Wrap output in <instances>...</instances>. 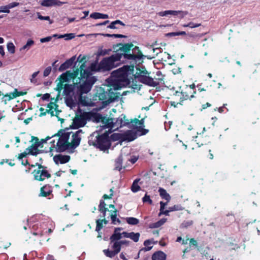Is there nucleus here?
Here are the masks:
<instances>
[{
	"mask_svg": "<svg viewBox=\"0 0 260 260\" xmlns=\"http://www.w3.org/2000/svg\"><path fill=\"white\" fill-rule=\"evenodd\" d=\"M129 71L130 65L124 66L113 71L106 80L107 85L96 89L93 100L101 101L104 106L118 100L120 94L115 91L130 84L128 78Z\"/></svg>",
	"mask_w": 260,
	"mask_h": 260,
	"instance_id": "nucleus-1",
	"label": "nucleus"
},
{
	"mask_svg": "<svg viewBox=\"0 0 260 260\" xmlns=\"http://www.w3.org/2000/svg\"><path fill=\"white\" fill-rule=\"evenodd\" d=\"M85 63H81L80 66V76L76 79V82L74 83L75 85H77L80 94L88 93L96 81V78L92 76L91 71L85 69Z\"/></svg>",
	"mask_w": 260,
	"mask_h": 260,
	"instance_id": "nucleus-2",
	"label": "nucleus"
},
{
	"mask_svg": "<svg viewBox=\"0 0 260 260\" xmlns=\"http://www.w3.org/2000/svg\"><path fill=\"white\" fill-rule=\"evenodd\" d=\"M150 74L151 72L147 71L145 66L143 65V63L132 64L131 88L134 89V92L136 90H139L142 86V85L137 84V82L146 85L147 79Z\"/></svg>",
	"mask_w": 260,
	"mask_h": 260,
	"instance_id": "nucleus-3",
	"label": "nucleus"
},
{
	"mask_svg": "<svg viewBox=\"0 0 260 260\" xmlns=\"http://www.w3.org/2000/svg\"><path fill=\"white\" fill-rule=\"evenodd\" d=\"M71 133V132H66L64 129H60L58 131L57 133L51 136V137L55 136L59 137V139L56 143V147H55L56 151L57 152H62L70 149L69 140ZM51 143H52V145L49 147V151L50 152L52 151L55 148V141L53 140Z\"/></svg>",
	"mask_w": 260,
	"mask_h": 260,
	"instance_id": "nucleus-4",
	"label": "nucleus"
},
{
	"mask_svg": "<svg viewBox=\"0 0 260 260\" xmlns=\"http://www.w3.org/2000/svg\"><path fill=\"white\" fill-rule=\"evenodd\" d=\"M120 55L118 54H113L109 57L104 58L99 63L97 69L94 68L95 65H92V70L96 71H110L112 69L119 65L121 62H124V60H120Z\"/></svg>",
	"mask_w": 260,
	"mask_h": 260,
	"instance_id": "nucleus-5",
	"label": "nucleus"
},
{
	"mask_svg": "<svg viewBox=\"0 0 260 260\" xmlns=\"http://www.w3.org/2000/svg\"><path fill=\"white\" fill-rule=\"evenodd\" d=\"M139 115L138 118L131 119V142L138 138L147 135L149 132L148 129L145 128V119Z\"/></svg>",
	"mask_w": 260,
	"mask_h": 260,
	"instance_id": "nucleus-6",
	"label": "nucleus"
},
{
	"mask_svg": "<svg viewBox=\"0 0 260 260\" xmlns=\"http://www.w3.org/2000/svg\"><path fill=\"white\" fill-rule=\"evenodd\" d=\"M197 91L191 90L190 89L184 87L181 91H175L173 92V95L174 99L177 101L171 102V105L176 107L178 105H183V102L186 100L191 101V99L196 98L195 94Z\"/></svg>",
	"mask_w": 260,
	"mask_h": 260,
	"instance_id": "nucleus-7",
	"label": "nucleus"
},
{
	"mask_svg": "<svg viewBox=\"0 0 260 260\" xmlns=\"http://www.w3.org/2000/svg\"><path fill=\"white\" fill-rule=\"evenodd\" d=\"M95 141L93 143V145L100 149L102 151L108 150L111 145V140L109 134L105 133L96 137Z\"/></svg>",
	"mask_w": 260,
	"mask_h": 260,
	"instance_id": "nucleus-8",
	"label": "nucleus"
},
{
	"mask_svg": "<svg viewBox=\"0 0 260 260\" xmlns=\"http://www.w3.org/2000/svg\"><path fill=\"white\" fill-rule=\"evenodd\" d=\"M131 67L132 64L144 63V60L146 58L140 48L131 43Z\"/></svg>",
	"mask_w": 260,
	"mask_h": 260,
	"instance_id": "nucleus-9",
	"label": "nucleus"
},
{
	"mask_svg": "<svg viewBox=\"0 0 260 260\" xmlns=\"http://www.w3.org/2000/svg\"><path fill=\"white\" fill-rule=\"evenodd\" d=\"M95 114L90 112H84L77 115L73 121V128L78 129L85 125L87 120H90Z\"/></svg>",
	"mask_w": 260,
	"mask_h": 260,
	"instance_id": "nucleus-10",
	"label": "nucleus"
},
{
	"mask_svg": "<svg viewBox=\"0 0 260 260\" xmlns=\"http://www.w3.org/2000/svg\"><path fill=\"white\" fill-rule=\"evenodd\" d=\"M195 141L198 145L197 152L202 154L207 152H211V149L209 146L210 141L209 138L208 137H204L203 135L196 137Z\"/></svg>",
	"mask_w": 260,
	"mask_h": 260,
	"instance_id": "nucleus-11",
	"label": "nucleus"
},
{
	"mask_svg": "<svg viewBox=\"0 0 260 260\" xmlns=\"http://www.w3.org/2000/svg\"><path fill=\"white\" fill-rule=\"evenodd\" d=\"M32 174L34 179L38 181H43L46 179H49L51 177L48 167L42 164L38 165V168L35 169Z\"/></svg>",
	"mask_w": 260,
	"mask_h": 260,
	"instance_id": "nucleus-12",
	"label": "nucleus"
},
{
	"mask_svg": "<svg viewBox=\"0 0 260 260\" xmlns=\"http://www.w3.org/2000/svg\"><path fill=\"white\" fill-rule=\"evenodd\" d=\"M165 76L160 71H157L153 75L151 74L149 76L146 85L150 87H156L164 83Z\"/></svg>",
	"mask_w": 260,
	"mask_h": 260,
	"instance_id": "nucleus-13",
	"label": "nucleus"
},
{
	"mask_svg": "<svg viewBox=\"0 0 260 260\" xmlns=\"http://www.w3.org/2000/svg\"><path fill=\"white\" fill-rule=\"evenodd\" d=\"M116 47H119L117 49L116 52L114 54H118L120 55V60L126 59H130V54L127 53L130 51V43H126L123 44L119 43L116 45Z\"/></svg>",
	"mask_w": 260,
	"mask_h": 260,
	"instance_id": "nucleus-14",
	"label": "nucleus"
},
{
	"mask_svg": "<svg viewBox=\"0 0 260 260\" xmlns=\"http://www.w3.org/2000/svg\"><path fill=\"white\" fill-rule=\"evenodd\" d=\"M29 142L32 144L26 148V151H28L30 155L37 156L43 152L42 150L39 149L40 146L39 143V138L37 137L31 136V140Z\"/></svg>",
	"mask_w": 260,
	"mask_h": 260,
	"instance_id": "nucleus-15",
	"label": "nucleus"
},
{
	"mask_svg": "<svg viewBox=\"0 0 260 260\" xmlns=\"http://www.w3.org/2000/svg\"><path fill=\"white\" fill-rule=\"evenodd\" d=\"M109 120L111 121V127L115 130L129 124L128 120L125 119V116L123 114L120 115L118 118H111Z\"/></svg>",
	"mask_w": 260,
	"mask_h": 260,
	"instance_id": "nucleus-16",
	"label": "nucleus"
},
{
	"mask_svg": "<svg viewBox=\"0 0 260 260\" xmlns=\"http://www.w3.org/2000/svg\"><path fill=\"white\" fill-rule=\"evenodd\" d=\"M79 73L80 68L77 69L76 70L74 71L73 72L68 71L60 75L58 79L59 80V82L63 83L64 82H69L71 80H72L73 82L74 83V80L75 79H77Z\"/></svg>",
	"mask_w": 260,
	"mask_h": 260,
	"instance_id": "nucleus-17",
	"label": "nucleus"
},
{
	"mask_svg": "<svg viewBox=\"0 0 260 260\" xmlns=\"http://www.w3.org/2000/svg\"><path fill=\"white\" fill-rule=\"evenodd\" d=\"M187 14L188 12L187 11L174 10H166L159 12L158 13L159 16L164 17L168 15H171L175 16H177L180 19L184 18Z\"/></svg>",
	"mask_w": 260,
	"mask_h": 260,
	"instance_id": "nucleus-18",
	"label": "nucleus"
},
{
	"mask_svg": "<svg viewBox=\"0 0 260 260\" xmlns=\"http://www.w3.org/2000/svg\"><path fill=\"white\" fill-rule=\"evenodd\" d=\"M83 133L82 129H79L72 135V139L71 142L70 143V149H75L77 148L80 144L81 137L80 134Z\"/></svg>",
	"mask_w": 260,
	"mask_h": 260,
	"instance_id": "nucleus-19",
	"label": "nucleus"
},
{
	"mask_svg": "<svg viewBox=\"0 0 260 260\" xmlns=\"http://www.w3.org/2000/svg\"><path fill=\"white\" fill-rule=\"evenodd\" d=\"M106 206V204L105 201L103 200H101L99 205V211L102 213V215H101V217H103V219H100V220L105 224H107L108 223V221L106 219L105 217L106 212L108 211L109 209Z\"/></svg>",
	"mask_w": 260,
	"mask_h": 260,
	"instance_id": "nucleus-20",
	"label": "nucleus"
},
{
	"mask_svg": "<svg viewBox=\"0 0 260 260\" xmlns=\"http://www.w3.org/2000/svg\"><path fill=\"white\" fill-rule=\"evenodd\" d=\"M52 192L51 186L49 184H45L40 188L39 197H47Z\"/></svg>",
	"mask_w": 260,
	"mask_h": 260,
	"instance_id": "nucleus-21",
	"label": "nucleus"
},
{
	"mask_svg": "<svg viewBox=\"0 0 260 260\" xmlns=\"http://www.w3.org/2000/svg\"><path fill=\"white\" fill-rule=\"evenodd\" d=\"M76 59V57L73 56L69 59H67L64 62L62 63L59 67L58 70L60 72H63L67 69L70 68Z\"/></svg>",
	"mask_w": 260,
	"mask_h": 260,
	"instance_id": "nucleus-22",
	"label": "nucleus"
},
{
	"mask_svg": "<svg viewBox=\"0 0 260 260\" xmlns=\"http://www.w3.org/2000/svg\"><path fill=\"white\" fill-rule=\"evenodd\" d=\"M64 3L58 0H43L41 4L44 7H51L54 6H60Z\"/></svg>",
	"mask_w": 260,
	"mask_h": 260,
	"instance_id": "nucleus-23",
	"label": "nucleus"
},
{
	"mask_svg": "<svg viewBox=\"0 0 260 260\" xmlns=\"http://www.w3.org/2000/svg\"><path fill=\"white\" fill-rule=\"evenodd\" d=\"M149 49H150L152 53L150 54H146V58L148 59H152L154 58L156 56H157L160 53L162 52V50L161 48H154L152 46H151Z\"/></svg>",
	"mask_w": 260,
	"mask_h": 260,
	"instance_id": "nucleus-24",
	"label": "nucleus"
},
{
	"mask_svg": "<svg viewBox=\"0 0 260 260\" xmlns=\"http://www.w3.org/2000/svg\"><path fill=\"white\" fill-rule=\"evenodd\" d=\"M108 212H110V216L111 219V223L113 224H119L121 221L119 218H117V210L114 209V210H109Z\"/></svg>",
	"mask_w": 260,
	"mask_h": 260,
	"instance_id": "nucleus-25",
	"label": "nucleus"
},
{
	"mask_svg": "<svg viewBox=\"0 0 260 260\" xmlns=\"http://www.w3.org/2000/svg\"><path fill=\"white\" fill-rule=\"evenodd\" d=\"M123 229L121 228H116L115 229L114 233L110 237L111 242L116 241L120 240L122 238V234L119 232V231L122 230Z\"/></svg>",
	"mask_w": 260,
	"mask_h": 260,
	"instance_id": "nucleus-26",
	"label": "nucleus"
},
{
	"mask_svg": "<svg viewBox=\"0 0 260 260\" xmlns=\"http://www.w3.org/2000/svg\"><path fill=\"white\" fill-rule=\"evenodd\" d=\"M26 92H23V91H19L17 90V89H15L13 93H12L10 94H7L5 95V96H8V100H12L14 98H16L17 97L24 95L26 94Z\"/></svg>",
	"mask_w": 260,
	"mask_h": 260,
	"instance_id": "nucleus-27",
	"label": "nucleus"
},
{
	"mask_svg": "<svg viewBox=\"0 0 260 260\" xmlns=\"http://www.w3.org/2000/svg\"><path fill=\"white\" fill-rule=\"evenodd\" d=\"M166 254L161 251L155 252L152 256V260H166Z\"/></svg>",
	"mask_w": 260,
	"mask_h": 260,
	"instance_id": "nucleus-28",
	"label": "nucleus"
},
{
	"mask_svg": "<svg viewBox=\"0 0 260 260\" xmlns=\"http://www.w3.org/2000/svg\"><path fill=\"white\" fill-rule=\"evenodd\" d=\"M158 192L159 193V195L160 197L167 201V202H170L171 200V197L170 194L167 192V191L164 189L163 188L160 187L158 189Z\"/></svg>",
	"mask_w": 260,
	"mask_h": 260,
	"instance_id": "nucleus-29",
	"label": "nucleus"
},
{
	"mask_svg": "<svg viewBox=\"0 0 260 260\" xmlns=\"http://www.w3.org/2000/svg\"><path fill=\"white\" fill-rule=\"evenodd\" d=\"M117 136V139L121 140L122 141L130 142V130L126 131L125 134H118Z\"/></svg>",
	"mask_w": 260,
	"mask_h": 260,
	"instance_id": "nucleus-30",
	"label": "nucleus"
},
{
	"mask_svg": "<svg viewBox=\"0 0 260 260\" xmlns=\"http://www.w3.org/2000/svg\"><path fill=\"white\" fill-rule=\"evenodd\" d=\"M54 104L52 102L49 103L47 105V108H49V109L46 110V111L44 112H41L40 114V116H43L46 115L47 113H50L51 114V116H54V111L52 110L53 108V105L54 106Z\"/></svg>",
	"mask_w": 260,
	"mask_h": 260,
	"instance_id": "nucleus-31",
	"label": "nucleus"
},
{
	"mask_svg": "<svg viewBox=\"0 0 260 260\" xmlns=\"http://www.w3.org/2000/svg\"><path fill=\"white\" fill-rule=\"evenodd\" d=\"M140 180V178H137L134 181L132 185H131V190L133 192H136L141 189V187L138 184Z\"/></svg>",
	"mask_w": 260,
	"mask_h": 260,
	"instance_id": "nucleus-32",
	"label": "nucleus"
},
{
	"mask_svg": "<svg viewBox=\"0 0 260 260\" xmlns=\"http://www.w3.org/2000/svg\"><path fill=\"white\" fill-rule=\"evenodd\" d=\"M90 17L95 19H107L109 16L107 14H104L98 12H94L90 14Z\"/></svg>",
	"mask_w": 260,
	"mask_h": 260,
	"instance_id": "nucleus-33",
	"label": "nucleus"
},
{
	"mask_svg": "<svg viewBox=\"0 0 260 260\" xmlns=\"http://www.w3.org/2000/svg\"><path fill=\"white\" fill-rule=\"evenodd\" d=\"M55 158L57 159L61 164L67 163L70 160V156L69 155H58L56 156Z\"/></svg>",
	"mask_w": 260,
	"mask_h": 260,
	"instance_id": "nucleus-34",
	"label": "nucleus"
},
{
	"mask_svg": "<svg viewBox=\"0 0 260 260\" xmlns=\"http://www.w3.org/2000/svg\"><path fill=\"white\" fill-rule=\"evenodd\" d=\"M122 158L121 156L118 157L115 161V169L120 171L122 168Z\"/></svg>",
	"mask_w": 260,
	"mask_h": 260,
	"instance_id": "nucleus-35",
	"label": "nucleus"
},
{
	"mask_svg": "<svg viewBox=\"0 0 260 260\" xmlns=\"http://www.w3.org/2000/svg\"><path fill=\"white\" fill-rule=\"evenodd\" d=\"M118 24L122 26H125V24L121 21L117 20L112 22L110 25L107 26V27L110 29H117L119 28V27L116 26Z\"/></svg>",
	"mask_w": 260,
	"mask_h": 260,
	"instance_id": "nucleus-36",
	"label": "nucleus"
},
{
	"mask_svg": "<svg viewBox=\"0 0 260 260\" xmlns=\"http://www.w3.org/2000/svg\"><path fill=\"white\" fill-rule=\"evenodd\" d=\"M73 91V86L72 85L65 84L64 86L63 93L67 96H69Z\"/></svg>",
	"mask_w": 260,
	"mask_h": 260,
	"instance_id": "nucleus-37",
	"label": "nucleus"
},
{
	"mask_svg": "<svg viewBox=\"0 0 260 260\" xmlns=\"http://www.w3.org/2000/svg\"><path fill=\"white\" fill-rule=\"evenodd\" d=\"M65 102H66V105L70 108H73V107H75L76 105V103L73 99V98L71 96H67V97L65 99Z\"/></svg>",
	"mask_w": 260,
	"mask_h": 260,
	"instance_id": "nucleus-38",
	"label": "nucleus"
},
{
	"mask_svg": "<svg viewBox=\"0 0 260 260\" xmlns=\"http://www.w3.org/2000/svg\"><path fill=\"white\" fill-rule=\"evenodd\" d=\"M166 220H167V219L166 218H162V219L159 220V221L151 224L150 228H159V226L163 225L166 222Z\"/></svg>",
	"mask_w": 260,
	"mask_h": 260,
	"instance_id": "nucleus-39",
	"label": "nucleus"
},
{
	"mask_svg": "<svg viewBox=\"0 0 260 260\" xmlns=\"http://www.w3.org/2000/svg\"><path fill=\"white\" fill-rule=\"evenodd\" d=\"M34 44H35V42L32 40L29 39V40H27L26 44L24 45L23 47H22L20 49V50L22 51L23 50H25V49H26L27 50L29 49L30 47L32 45H33Z\"/></svg>",
	"mask_w": 260,
	"mask_h": 260,
	"instance_id": "nucleus-40",
	"label": "nucleus"
},
{
	"mask_svg": "<svg viewBox=\"0 0 260 260\" xmlns=\"http://www.w3.org/2000/svg\"><path fill=\"white\" fill-rule=\"evenodd\" d=\"M8 51L11 53L14 54L15 52V47L12 42H9L7 45Z\"/></svg>",
	"mask_w": 260,
	"mask_h": 260,
	"instance_id": "nucleus-41",
	"label": "nucleus"
},
{
	"mask_svg": "<svg viewBox=\"0 0 260 260\" xmlns=\"http://www.w3.org/2000/svg\"><path fill=\"white\" fill-rule=\"evenodd\" d=\"M112 249L116 252V253L119 252L121 249L120 243H119V242L117 241H115L113 243Z\"/></svg>",
	"mask_w": 260,
	"mask_h": 260,
	"instance_id": "nucleus-42",
	"label": "nucleus"
},
{
	"mask_svg": "<svg viewBox=\"0 0 260 260\" xmlns=\"http://www.w3.org/2000/svg\"><path fill=\"white\" fill-rule=\"evenodd\" d=\"M142 201L144 203H148L149 205H152L153 203L150 196L148 195L147 193H146L145 196L142 198Z\"/></svg>",
	"mask_w": 260,
	"mask_h": 260,
	"instance_id": "nucleus-43",
	"label": "nucleus"
},
{
	"mask_svg": "<svg viewBox=\"0 0 260 260\" xmlns=\"http://www.w3.org/2000/svg\"><path fill=\"white\" fill-rule=\"evenodd\" d=\"M104 253L105 254V255L108 256V257H114L116 254H117V253H116V252L114 250H110L109 249H107V250H105L104 251Z\"/></svg>",
	"mask_w": 260,
	"mask_h": 260,
	"instance_id": "nucleus-44",
	"label": "nucleus"
},
{
	"mask_svg": "<svg viewBox=\"0 0 260 260\" xmlns=\"http://www.w3.org/2000/svg\"><path fill=\"white\" fill-rule=\"evenodd\" d=\"M96 228L95 231L99 233V232L101 230V229L103 228V223L101 222L100 219H97L96 220Z\"/></svg>",
	"mask_w": 260,
	"mask_h": 260,
	"instance_id": "nucleus-45",
	"label": "nucleus"
},
{
	"mask_svg": "<svg viewBox=\"0 0 260 260\" xmlns=\"http://www.w3.org/2000/svg\"><path fill=\"white\" fill-rule=\"evenodd\" d=\"M183 208L180 205H175L172 207H169V211H180L182 210Z\"/></svg>",
	"mask_w": 260,
	"mask_h": 260,
	"instance_id": "nucleus-46",
	"label": "nucleus"
},
{
	"mask_svg": "<svg viewBox=\"0 0 260 260\" xmlns=\"http://www.w3.org/2000/svg\"><path fill=\"white\" fill-rule=\"evenodd\" d=\"M151 241L150 240H146L144 241V245L146 247L145 248V250L149 251L152 249V246H151Z\"/></svg>",
	"mask_w": 260,
	"mask_h": 260,
	"instance_id": "nucleus-47",
	"label": "nucleus"
},
{
	"mask_svg": "<svg viewBox=\"0 0 260 260\" xmlns=\"http://www.w3.org/2000/svg\"><path fill=\"white\" fill-rule=\"evenodd\" d=\"M140 237V234L139 233H135L134 232H131V239L134 241L137 242L138 241Z\"/></svg>",
	"mask_w": 260,
	"mask_h": 260,
	"instance_id": "nucleus-48",
	"label": "nucleus"
},
{
	"mask_svg": "<svg viewBox=\"0 0 260 260\" xmlns=\"http://www.w3.org/2000/svg\"><path fill=\"white\" fill-rule=\"evenodd\" d=\"M38 18L41 20H48L49 21V23H52V21L50 20L49 16H43L40 13H37Z\"/></svg>",
	"mask_w": 260,
	"mask_h": 260,
	"instance_id": "nucleus-49",
	"label": "nucleus"
},
{
	"mask_svg": "<svg viewBox=\"0 0 260 260\" xmlns=\"http://www.w3.org/2000/svg\"><path fill=\"white\" fill-rule=\"evenodd\" d=\"M86 98L85 96H83L81 95V94L79 96V103L83 106H87L88 105V103L86 100Z\"/></svg>",
	"mask_w": 260,
	"mask_h": 260,
	"instance_id": "nucleus-50",
	"label": "nucleus"
},
{
	"mask_svg": "<svg viewBox=\"0 0 260 260\" xmlns=\"http://www.w3.org/2000/svg\"><path fill=\"white\" fill-rule=\"evenodd\" d=\"M51 138H52L51 137H49V136H47V137H46V138L45 139H41V140H40L39 139V143L40 144V148H42L43 147V144L44 143H45L47 142V141L49 140L50 139H51Z\"/></svg>",
	"mask_w": 260,
	"mask_h": 260,
	"instance_id": "nucleus-51",
	"label": "nucleus"
},
{
	"mask_svg": "<svg viewBox=\"0 0 260 260\" xmlns=\"http://www.w3.org/2000/svg\"><path fill=\"white\" fill-rule=\"evenodd\" d=\"M27 155H30V153H28V151H26V149L23 152L21 153L18 155L17 158L19 160L22 159L23 157H26Z\"/></svg>",
	"mask_w": 260,
	"mask_h": 260,
	"instance_id": "nucleus-52",
	"label": "nucleus"
},
{
	"mask_svg": "<svg viewBox=\"0 0 260 260\" xmlns=\"http://www.w3.org/2000/svg\"><path fill=\"white\" fill-rule=\"evenodd\" d=\"M64 84H63V83H61L60 82H59L57 85L56 89V90L58 91L59 93L60 92L61 90L63 89H64ZM59 96V93H58L57 97Z\"/></svg>",
	"mask_w": 260,
	"mask_h": 260,
	"instance_id": "nucleus-53",
	"label": "nucleus"
},
{
	"mask_svg": "<svg viewBox=\"0 0 260 260\" xmlns=\"http://www.w3.org/2000/svg\"><path fill=\"white\" fill-rule=\"evenodd\" d=\"M111 51V50H107V49H101L99 50L98 55L104 56L109 53V52Z\"/></svg>",
	"mask_w": 260,
	"mask_h": 260,
	"instance_id": "nucleus-54",
	"label": "nucleus"
},
{
	"mask_svg": "<svg viewBox=\"0 0 260 260\" xmlns=\"http://www.w3.org/2000/svg\"><path fill=\"white\" fill-rule=\"evenodd\" d=\"M186 35V32L184 31H179V32H173L168 34V35L170 36H176L179 35Z\"/></svg>",
	"mask_w": 260,
	"mask_h": 260,
	"instance_id": "nucleus-55",
	"label": "nucleus"
},
{
	"mask_svg": "<svg viewBox=\"0 0 260 260\" xmlns=\"http://www.w3.org/2000/svg\"><path fill=\"white\" fill-rule=\"evenodd\" d=\"M51 67H48L44 71L43 76L44 77H47L51 73Z\"/></svg>",
	"mask_w": 260,
	"mask_h": 260,
	"instance_id": "nucleus-56",
	"label": "nucleus"
},
{
	"mask_svg": "<svg viewBox=\"0 0 260 260\" xmlns=\"http://www.w3.org/2000/svg\"><path fill=\"white\" fill-rule=\"evenodd\" d=\"M65 40H70L74 39L75 37V34L70 33V34H65Z\"/></svg>",
	"mask_w": 260,
	"mask_h": 260,
	"instance_id": "nucleus-57",
	"label": "nucleus"
},
{
	"mask_svg": "<svg viewBox=\"0 0 260 260\" xmlns=\"http://www.w3.org/2000/svg\"><path fill=\"white\" fill-rule=\"evenodd\" d=\"M19 5V3L18 2H13L8 4L7 6V8L9 10L10 9L13 8L15 7H17Z\"/></svg>",
	"mask_w": 260,
	"mask_h": 260,
	"instance_id": "nucleus-58",
	"label": "nucleus"
},
{
	"mask_svg": "<svg viewBox=\"0 0 260 260\" xmlns=\"http://www.w3.org/2000/svg\"><path fill=\"white\" fill-rule=\"evenodd\" d=\"M39 71H37V72H34L32 75H31V79H30V81L32 83H36L37 82V80L35 79V78L37 77V76L38 75V74H39Z\"/></svg>",
	"mask_w": 260,
	"mask_h": 260,
	"instance_id": "nucleus-59",
	"label": "nucleus"
},
{
	"mask_svg": "<svg viewBox=\"0 0 260 260\" xmlns=\"http://www.w3.org/2000/svg\"><path fill=\"white\" fill-rule=\"evenodd\" d=\"M201 25V23H194L193 22H190L188 23V26L189 27L193 28L195 27H199Z\"/></svg>",
	"mask_w": 260,
	"mask_h": 260,
	"instance_id": "nucleus-60",
	"label": "nucleus"
},
{
	"mask_svg": "<svg viewBox=\"0 0 260 260\" xmlns=\"http://www.w3.org/2000/svg\"><path fill=\"white\" fill-rule=\"evenodd\" d=\"M189 244L190 245H192L194 247H197L198 246V242L194 238H191L189 239Z\"/></svg>",
	"mask_w": 260,
	"mask_h": 260,
	"instance_id": "nucleus-61",
	"label": "nucleus"
},
{
	"mask_svg": "<svg viewBox=\"0 0 260 260\" xmlns=\"http://www.w3.org/2000/svg\"><path fill=\"white\" fill-rule=\"evenodd\" d=\"M52 37H53L52 36H49V37H47L45 38H41L40 39V42L42 43H45V42H49L51 40Z\"/></svg>",
	"mask_w": 260,
	"mask_h": 260,
	"instance_id": "nucleus-62",
	"label": "nucleus"
},
{
	"mask_svg": "<svg viewBox=\"0 0 260 260\" xmlns=\"http://www.w3.org/2000/svg\"><path fill=\"white\" fill-rule=\"evenodd\" d=\"M7 8V6L0 7L1 12L9 13L10 12V10Z\"/></svg>",
	"mask_w": 260,
	"mask_h": 260,
	"instance_id": "nucleus-63",
	"label": "nucleus"
},
{
	"mask_svg": "<svg viewBox=\"0 0 260 260\" xmlns=\"http://www.w3.org/2000/svg\"><path fill=\"white\" fill-rule=\"evenodd\" d=\"M139 158V155H131V164H134L138 160Z\"/></svg>",
	"mask_w": 260,
	"mask_h": 260,
	"instance_id": "nucleus-64",
	"label": "nucleus"
}]
</instances>
